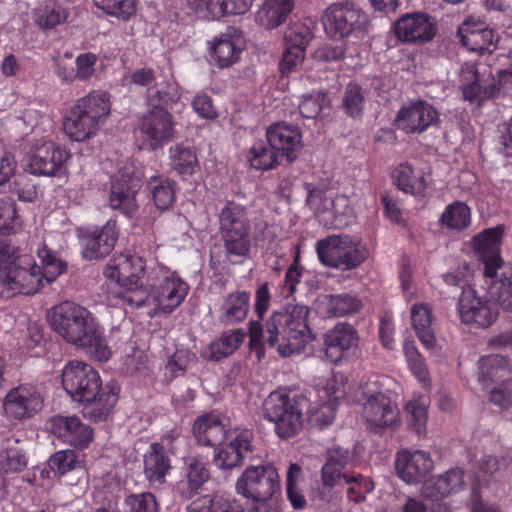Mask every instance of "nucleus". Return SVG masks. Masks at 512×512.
Returning <instances> with one entry per match:
<instances>
[{"instance_id": "1", "label": "nucleus", "mask_w": 512, "mask_h": 512, "mask_svg": "<svg viewBox=\"0 0 512 512\" xmlns=\"http://www.w3.org/2000/svg\"><path fill=\"white\" fill-rule=\"evenodd\" d=\"M146 268L143 258L136 254L114 256L103 272L111 286L107 301L112 306L130 308L152 304L149 313L152 317L172 313L185 300L189 285L176 272L156 263L153 268L148 267L149 291L146 292L140 282Z\"/></svg>"}, {"instance_id": "2", "label": "nucleus", "mask_w": 512, "mask_h": 512, "mask_svg": "<svg viewBox=\"0 0 512 512\" xmlns=\"http://www.w3.org/2000/svg\"><path fill=\"white\" fill-rule=\"evenodd\" d=\"M37 255L43 270L31 256L20 255L17 248L0 240V297L35 294L65 271L66 265L45 245Z\"/></svg>"}, {"instance_id": "3", "label": "nucleus", "mask_w": 512, "mask_h": 512, "mask_svg": "<svg viewBox=\"0 0 512 512\" xmlns=\"http://www.w3.org/2000/svg\"><path fill=\"white\" fill-rule=\"evenodd\" d=\"M310 309L306 305H288L274 311L266 322L264 330L258 321L249 323L250 347L256 350L258 358L264 355L263 344L275 348L282 357L300 354L314 339L309 326Z\"/></svg>"}, {"instance_id": "4", "label": "nucleus", "mask_w": 512, "mask_h": 512, "mask_svg": "<svg viewBox=\"0 0 512 512\" xmlns=\"http://www.w3.org/2000/svg\"><path fill=\"white\" fill-rule=\"evenodd\" d=\"M50 327L66 342L85 350L97 361H107L111 350L97 318L85 307L63 301L47 311Z\"/></svg>"}, {"instance_id": "5", "label": "nucleus", "mask_w": 512, "mask_h": 512, "mask_svg": "<svg viewBox=\"0 0 512 512\" xmlns=\"http://www.w3.org/2000/svg\"><path fill=\"white\" fill-rule=\"evenodd\" d=\"M62 386L76 402L83 404L94 421H102L112 411L118 393L110 386H102L99 373L82 361H69L62 369Z\"/></svg>"}, {"instance_id": "6", "label": "nucleus", "mask_w": 512, "mask_h": 512, "mask_svg": "<svg viewBox=\"0 0 512 512\" xmlns=\"http://www.w3.org/2000/svg\"><path fill=\"white\" fill-rule=\"evenodd\" d=\"M306 402L305 398L292 396L286 389H277L263 403L264 418L274 423L277 436L291 438L302 428Z\"/></svg>"}, {"instance_id": "7", "label": "nucleus", "mask_w": 512, "mask_h": 512, "mask_svg": "<svg viewBox=\"0 0 512 512\" xmlns=\"http://www.w3.org/2000/svg\"><path fill=\"white\" fill-rule=\"evenodd\" d=\"M366 14L349 0L329 5L322 16L325 33L334 39L355 37L362 39L366 33Z\"/></svg>"}, {"instance_id": "8", "label": "nucleus", "mask_w": 512, "mask_h": 512, "mask_svg": "<svg viewBox=\"0 0 512 512\" xmlns=\"http://www.w3.org/2000/svg\"><path fill=\"white\" fill-rule=\"evenodd\" d=\"M317 257L323 265L340 270H351L366 258L360 242L348 235H333L316 243Z\"/></svg>"}, {"instance_id": "9", "label": "nucleus", "mask_w": 512, "mask_h": 512, "mask_svg": "<svg viewBox=\"0 0 512 512\" xmlns=\"http://www.w3.org/2000/svg\"><path fill=\"white\" fill-rule=\"evenodd\" d=\"M379 377L375 376L360 387L366 402L363 405V417L374 430L395 429L401 419L397 406L381 390Z\"/></svg>"}, {"instance_id": "10", "label": "nucleus", "mask_w": 512, "mask_h": 512, "mask_svg": "<svg viewBox=\"0 0 512 512\" xmlns=\"http://www.w3.org/2000/svg\"><path fill=\"white\" fill-rule=\"evenodd\" d=\"M235 491L254 503L271 501L280 492L278 471L271 464L248 466L237 478Z\"/></svg>"}, {"instance_id": "11", "label": "nucleus", "mask_w": 512, "mask_h": 512, "mask_svg": "<svg viewBox=\"0 0 512 512\" xmlns=\"http://www.w3.org/2000/svg\"><path fill=\"white\" fill-rule=\"evenodd\" d=\"M306 202L325 226L344 227L354 216L348 197L330 190L308 186Z\"/></svg>"}, {"instance_id": "12", "label": "nucleus", "mask_w": 512, "mask_h": 512, "mask_svg": "<svg viewBox=\"0 0 512 512\" xmlns=\"http://www.w3.org/2000/svg\"><path fill=\"white\" fill-rule=\"evenodd\" d=\"M175 133L173 115L165 108L153 107L141 118L137 140L141 149L155 151L170 142Z\"/></svg>"}, {"instance_id": "13", "label": "nucleus", "mask_w": 512, "mask_h": 512, "mask_svg": "<svg viewBox=\"0 0 512 512\" xmlns=\"http://www.w3.org/2000/svg\"><path fill=\"white\" fill-rule=\"evenodd\" d=\"M510 375V365L504 356L492 354L479 360L478 381L483 386L501 382L490 391V400L501 409L512 406V380L504 382Z\"/></svg>"}, {"instance_id": "14", "label": "nucleus", "mask_w": 512, "mask_h": 512, "mask_svg": "<svg viewBox=\"0 0 512 512\" xmlns=\"http://www.w3.org/2000/svg\"><path fill=\"white\" fill-rule=\"evenodd\" d=\"M69 157V151L43 136L27 154V169L36 176H58L63 173Z\"/></svg>"}, {"instance_id": "15", "label": "nucleus", "mask_w": 512, "mask_h": 512, "mask_svg": "<svg viewBox=\"0 0 512 512\" xmlns=\"http://www.w3.org/2000/svg\"><path fill=\"white\" fill-rule=\"evenodd\" d=\"M253 432L249 429L228 430L226 437L214 448L213 463L220 470L240 466L252 451Z\"/></svg>"}, {"instance_id": "16", "label": "nucleus", "mask_w": 512, "mask_h": 512, "mask_svg": "<svg viewBox=\"0 0 512 512\" xmlns=\"http://www.w3.org/2000/svg\"><path fill=\"white\" fill-rule=\"evenodd\" d=\"M44 406L41 390L24 383L10 389L3 399V410L9 419L23 420L34 417Z\"/></svg>"}, {"instance_id": "17", "label": "nucleus", "mask_w": 512, "mask_h": 512, "mask_svg": "<svg viewBox=\"0 0 512 512\" xmlns=\"http://www.w3.org/2000/svg\"><path fill=\"white\" fill-rule=\"evenodd\" d=\"M439 111L425 100L404 104L394 119L396 127L406 134H421L439 122Z\"/></svg>"}, {"instance_id": "18", "label": "nucleus", "mask_w": 512, "mask_h": 512, "mask_svg": "<svg viewBox=\"0 0 512 512\" xmlns=\"http://www.w3.org/2000/svg\"><path fill=\"white\" fill-rule=\"evenodd\" d=\"M504 233V225L488 228L474 236L472 249L484 265V277H496L502 266H510L504 263L500 256V247Z\"/></svg>"}, {"instance_id": "19", "label": "nucleus", "mask_w": 512, "mask_h": 512, "mask_svg": "<svg viewBox=\"0 0 512 512\" xmlns=\"http://www.w3.org/2000/svg\"><path fill=\"white\" fill-rule=\"evenodd\" d=\"M359 341L358 332L351 324L339 322L324 335L325 357L331 363H342L356 354Z\"/></svg>"}, {"instance_id": "20", "label": "nucleus", "mask_w": 512, "mask_h": 512, "mask_svg": "<svg viewBox=\"0 0 512 512\" xmlns=\"http://www.w3.org/2000/svg\"><path fill=\"white\" fill-rule=\"evenodd\" d=\"M139 188V179L133 176L132 169L126 166L120 169L111 179L109 207L132 216L138 208L136 194Z\"/></svg>"}, {"instance_id": "21", "label": "nucleus", "mask_w": 512, "mask_h": 512, "mask_svg": "<svg viewBox=\"0 0 512 512\" xmlns=\"http://www.w3.org/2000/svg\"><path fill=\"white\" fill-rule=\"evenodd\" d=\"M395 470L407 484L424 483L434 470V461L427 451L404 449L397 453Z\"/></svg>"}, {"instance_id": "22", "label": "nucleus", "mask_w": 512, "mask_h": 512, "mask_svg": "<svg viewBox=\"0 0 512 512\" xmlns=\"http://www.w3.org/2000/svg\"><path fill=\"white\" fill-rule=\"evenodd\" d=\"M458 311L463 323L481 328L491 326L497 319V310L487 299L481 298L468 286L463 288L458 302Z\"/></svg>"}, {"instance_id": "23", "label": "nucleus", "mask_w": 512, "mask_h": 512, "mask_svg": "<svg viewBox=\"0 0 512 512\" xmlns=\"http://www.w3.org/2000/svg\"><path fill=\"white\" fill-rule=\"evenodd\" d=\"M393 32L402 42H428L436 34L435 21L421 12L407 13L398 18L393 24Z\"/></svg>"}, {"instance_id": "24", "label": "nucleus", "mask_w": 512, "mask_h": 512, "mask_svg": "<svg viewBox=\"0 0 512 512\" xmlns=\"http://www.w3.org/2000/svg\"><path fill=\"white\" fill-rule=\"evenodd\" d=\"M52 434L75 448H86L93 440V429L77 416L57 415L48 422Z\"/></svg>"}, {"instance_id": "25", "label": "nucleus", "mask_w": 512, "mask_h": 512, "mask_svg": "<svg viewBox=\"0 0 512 512\" xmlns=\"http://www.w3.org/2000/svg\"><path fill=\"white\" fill-rule=\"evenodd\" d=\"M266 138L279 157L289 163L296 160L302 148V134L298 127L285 122L274 123L268 127Z\"/></svg>"}, {"instance_id": "26", "label": "nucleus", "mask_w": 512, "mask_h": 512, "mask_svg": "<svg viewBox=\"0 0 512 512\" xmlns=\"http://www.w3.org/2000/svg\"><path fill=\"white\" fill-rule=\"evenodd\" d=\"M82 238V256L86 260L102 258L108 255L114 248L118 231L116 221L108 220L101 230L94 228L83 232L80 230Z\"/></svg>"}, {"instance_id": "27", "label": "nucleus", "mask_w": 512, "mask_h": 512, "mask_svg": "<svg viewBox=\"0 0 512 512\" xmlns=\"http://www.w3.org/2000/svg\"><path fill=\"white\" fill-rule=\"evenodd\" d=\"M243 50L242 37L234 29H228L208 42L210 60L219 68H228L235 64Z\"/></svg>"}, {"instance_id": "28", "label": "nucleus", "mask_w": 512, "mask_h": 512, "mask_svg": "<svg viewBox=\"0 0 512 512\" xmlns=\"http://www.w3.org/2000/svg\"><path fill=\"white\" fill-rule=\"evenodd\" d=\"M461 43L468 50L477 53L492 52L498 41V37L485 22L474 18H467L458 28Z\"/></svg>"}, {"instance_id": "29", "label": "nucleus", "mask_w": 512, "mask_h": 512, "mask_svg": "<svg viewBox=\"0 0 512 512\" xmlns=\"http://www.w3.org/2000/svg\"><path fill=\"white\" fill-rule=\"evenodd\" d=\"M341 397L336 388V381L329 379L317 389L316 399L307 411L308 419L317 425L326 426L332 423Z\"/></svg>"}, {"instance_id": "30", "label": "nucleus", "mask_w": 512, "mask_h": 512, "mask_svg": "<svg viewBox=\"0 0 512 512\" xmlns=\"http://www.w3.org/2000/svg\"><path fill=\"white\" fill-rule=\"evenodd\" d=\"M254 0H187L189 9L206 20H218L227 15H242L250 10Z\"/></svg>"}, {"instance_id": "31", "label": "nucleus", "mask_w": 512, "mask_h": 512, "mask_svg": "<svg viewBox=\"0 0 512 512\" xmlns=\"http://www.w3.org/2000/svg\"><path fill=\"white\" fill-rule=\"evenodd\" d=\"M464 472L460 468H452L437 478H430L424 481L421 488V495L433 502L456 494L464 487Z\"/></svg>"}, {"instance_id": "32", "label": "nucleus", "mask_w": 512, "mask_h": 512, "mask_svg": "<svg viewBox=\"0 0 512 512\" xmlns=\"http://www.w3.org/2000/svg\"><path fill=\"white\" fill-rule=\"evenodd\" d=\"M361 308V299L346 292L324 295L317 301V309L325 317H344L359 312Z\"/></svg>"}, {"instance_id": "33", "label": "nucleus", "mask_w": 512, "mask_h": 512, "mask_svg": "<svg viewBox=\"0 0 512 512\" xmlns=\"http://www.w3.org/2000/svg\"><path fill=\"white\" fill-rule=\"evenodd\" d=\"M349 451L341 447H334L328 450L327 460L321 469V482L323 487L332 489L339 485L349 474L343 472V469L349 463Z\"/></svg>"}, {"instance_id": "34", "label": "nucleus", "mask_w": 512, "mask_h": 512, "mask_svg": "<svg viewBox=\"0 0 512 512\" xmlns=\"http://www.w3.org/2000/svg\"><path fill=\"white\" fill-rule=\"evenodd\" d=\"M245 339L246 332L243 329L225 331L218 339L201 350V357L210 361H219L233 354Z\"/></svg>"}, {"instance_id": "35", "label": "nucleus", "mask_w": 512, "mask_h": 512, "mask_svg": "<svg viewBox=\"0 0 512 512\" xmlns=\"http://www.w3.org/2000/svg\"><path fill=\"white\" fill-rule=\"evenodd\" d=\"M487 294L503 310L512 311V265L502 266L494 278L485 277Z\"/></svg>"}, {"instance_id": "36", "label": "nucleus", "mask_w": 512, "mask_h": 512, "mask_svg": "<svg viewBox=\"0 0 512 512\" xmlns=\"http://www.w3.org/2000/svg\"><path fill=\"white\" fill-rule=\"evenodd\" d=\"M293 8L294 0H264L256 13V21L267 29H275L286 22Z\"/></svg>"}, {"instance_id": "37", "label": "nucleus", "mask_w": 512, "mask_h": 512, "mask_svg": "<svg viewBox=\"0 0 512 512\" xmlns=\"http://www.w3.org/2000/svg\"><path fill=\"white\" fill-rule=\"evenodd\" d=\"M63 128L67 136L74 141H84L93 137L99 130L100 124L91 116L82 113L74 105L70 114L63 123Z\"/></svg>"}, {"instance_id": "38", "label": "nucleus", "mask_w": 512, "mask_h": 512, "mask_svg": "<svg viewBox=\"0 0 512 512\" xmlns=\"http://www.w3.org/2000/svg\"><path fill=\"white\" fill-rule=\"evenodd\" d=\"M193 433L199 444L214 446L226 437L228 430L218 416L206 414L195 420Z\"/></svg>"}, {"instance_id": "39", "label": "nucleus", "mask_w": 512, "mask_h": 512, "mask_svg": "<svg viewBox=\"0 0 512 512\" xmlns=\"http://www.w3.org/2000/svg\"><path fill=\"white\" fill-rule=\"evenodd\" d=\"M412 326L421 342L431 350L436 344V336L432 328L433 314L431 308L425 303H417L411 307Z\"/></svg>"}, {"instance_id": "40", "label": "nucleus", "mask_w": 512, "mask_h": 512, "mask_svg": "<svg viewBox=\"0 0 512 512\" xmlns=\"http://www.w3.org/2000/svg\"><path fill=\"white\" fill-rule=\"evenodd\" d=\"M171 468L170 460L161 451V446L152 443L144 455V474L151 485H161Z\"/></svg>"}, {"instance_id": "41", "label": "nucleus", "mask_w": 512, "mask_h": 512, "mask_svg": "<svg viewBox=\"0 0 512 512\" xmlns=\"http://www.w3.org/2000/svg\"><path fill=\"white\" fill-rule=\"evenodd\" d=\"M220 232L223 234L250 232L246 209L237 203L227 202L219 215Z\"/></svg>"}, {"instance_id": "42", "label": "nucleus", "mask_w": 512, "mask_h": 512, "mask_svg": "<svg viewBox=\"0 0 512 512\" xmlns=\"http://www.w3.org/2000/svg\"><path fill=\"white\" fill-rule=\"evenodd\" d=\"M249 300V294L244 291L227 295L221 305L220 321L226 325L243 321L249 311Z\"/></svg>"}, {"instance_id": "43", "label": "nucleus", "mask_w": 512, "mask_h": 512, "mask_svg": "<svg viewBox=\"0 0 512 512\" xmlns=\"http://www.w3.org/2000/svg\"><path fill=\"white\" fill-rule=\"evenodd\" d=\"M392 177L399 189L405 193H421L426 188L422 170L414 168L411 163H400L393 171Z\"/></svg>"}, {"instance_id": "44", "label": "nucleus", "mask_w": 512, "mask_h": 512, "mask_svg": "<svg viewBox=\"0 0 512 512\" xmlns=\"http://www.w3.org/2000/svg\"><path fill=\"white\" fill-rule=\"evenodd\" d=\"M77 109L91 116L100 125L104 123L111 111L109 95L103 91H93L77 100Z\"/></svg>"}, {"instance_id": "45", "label": "nucleus", "mask_w": 512, "mask_h": 512, "mask_svg": "<svg viewBox=\"0 0 512 512\" xmlns=\"http://www.w3.org/2000/svg\"><path fill=\"white\" fill-rule=\"evenodd\" d=\"M146 98L153 107L172 108L179 105L181 93L179 86L174 81H166L154 84L146 92Z\"/></svg>"}, {"instance_id": "46", "label": "nucleus", "mask_w": 512, "mask_h": 512, "mask_svg": "<svg viewBox=\"0 0 512 512\" xmlns=\"http://www.w3.org/2000/svg\"><path fill=\"white\" fill-rule=\"evenodd\" d=\"M460 82L463 97L469 102L481 103L489 97L479 83V75L474 63H465L460 71Z\"/></svg>"}, {"instance_id": "47", "label": "nucleus", "mask_w": 512, "mask_h": 512, "mask_svg": "<svg viewBox=\"0 0 512 512\" xmlns=\"http://www.w3.org/2000/svg\"><path fill=\"white\" fill-rule=\"evenodd\" d=\"M471 209L462 201H454L443 211L439 222L448 230L462 231L471 224Z\"/></svg>"}, {"instance_id": "48", "label": "nucleus", "mask_w": 512, "mask_h": 512, "mask_svg": "<svg viewBox=\"0 0 512 512\" xmlns=\"http://www.w3.org/2000/svg\"><path fill=\"white\" fill-rule=\"evenodd\" d=\"M280 157L263 140L256 141L248 151L247 160L256 170L268 171L280 165Z\"/></svg>"}, {"instance_id": "49", "label": "nucleus", "mask_w": 512, "mask_h": 512, "mask_svg": "<svg viewBox=\"0 0 512 512\" xmlns=\"http://www.w3.org/2000/svg\"><path fill=\"white\" fill-rule=\"evenodd\" d=\"M403 353L409 370L423 388H428L431 378L424 357L420 354L412 340H405Z\"/></svg>"}, {"instance_id": "50", "label": "nucleus", "mask_w": 512, "mask_h": 512, "mask_svg": "<svg viewBox=\"0 0 512 512\" xmlns=\"http://www.w3.org/2000/svg\"><path fill=\"white\" fill-rule=\"evenodd\" d=\"M148 186L155 206L159 210H166L175 201L174 182L162 175H154L149 178Z\"/></svg>"}, {"instance_id": "51", "label": "nucleus", "mask_w": 512, "mask_h": 512, "mask_svg": "<svg viewBox=\"0 0 512 512\" xmlns=\"http://www.w3.org/2000/svg\"><path fill=\"white\" fill-rule=\"evenodd\" d=\"M429 403L430 401L427 395H414L405 406L409 425L417 434L426 432Z\"/></svg>"}, {"instance_id": "52", "label": "nucleus", "mask_w": 512, "mask_h": 512, "mask_svg": "<svg viewBox=\"0 0 512 512\" xmlns=\"http://www.w3.org/2000/svg\"><path fill=\"white\" fill-rule=\"evenodd\" d=\"M226 255L231 262L238 263L249 257L251 240L249 232L221 235Z\"/></svg>"}, {"instance_id": "53", "label": "nucleus", "mask_w": 512, "mask_h": 512, "mask_svg": "<svg viewBox=\"0 0 512 512\" xmlns=\"http://www.w3.org/2000/svg\"><path fill=\"white\" fill-rule=\"evenodd\" d=\"M169 158L172 168L181 175H192L197 167V157L192 149L183 144L169 148Z\"/></svg>"}, {"instance_id": "54", "label": "nucleus", "mask_w": 512, "mask_h": 512, "mask_svg": "<svg viewBox=\"0 0 512 512\" xmlns=\"http://www.w3.org/2000/svg\"><path fill=\"white\" fill-rule=\"evenodd\" d=\"M27 465L25 454L16 446H10L8 442L0 445V472H20Z\"/></svg>"}, {"instance_id": "55", "label": "nucleus", "mask_w": 512, "mask_h": 512, "mask_svg": "<svg viewBox=\"0 0 512 512\" xmlns=\"http://www.w3.org/2000/svg\"><path fill=\"white\" fill-rule=\"evenodd\" d=\"M108 15L127 21L137 11V0H93Z\"/></svg>"}, {"instance_id": "56", "label": "nucleus", "mask_w": 512, "mask_h": 512, "mask_svg": "<svg viewBox=\"0 0 512 512\" xmlns=\"http://www.w3.org/2000/svg\"><path fill=\"white\" fill-rule=\"evenodd\" d=\"M312 39V32L308 26L302 23H293L285 31L284 45L293 50H301L306 53V49Z\"/></svg>"}, {"instance_id": "57", "label": "nucleus", "mask_w": 512, "mask_h": 512, "mask_svg": "<svg viewBox=\"0 0 512 512\" xmlns=\"http://www.w3.org/2000/svg\"><path fill=\"white\" fill-rule=\"evenodd\" d=\"M49 468L60 476L81 466L75 451L62 450L56 452L48 461Z\"/></svg>"}, {"instance_id": "58", "label": "nucleus", "mask_w": 512, "mask_h": 512, "mask_svg": "<svg viewBox=\"0 0 512 512\" xmlns=\"http://www.w3.org/2000/svg\"><path fill=\"white\" fill-rule=\"evenodd\" d=\"M125 512H158L159 505L153 494L144 492L132 494L125 498Z\"/></svg>"}, {"instance_id": "59", "label": "nucleus", "mask_w": 512, "mask_h": 512, "mask_svg": "<svg viewBox=\"0 0 512 512\" xmlns=\"http://www.w3.org/2000/svg\"><path fill=\"white\" fill-rule=\"evenodd\" d=\"M328 104L323 92H315L303 97L299 103L300 114L307 119H315Z\"/></svg>"}, {"instance_id": "60", "label": "nucleus", "mask_w": 512, "mask_h": 512, "mask_svg": "<svg viewBox=\"0 0 512 512\" xmlns=\"http://www.w3.org/2000/svg\"><path fill=\"white\" fill-rule=\"evenodd\" d=\"M347 496L350 500L358 503L364 500L365 494L374 489L372 481L363 477L361 474H351L346 478Z\"/></svg>"}, {"instance_id": "61", "label": "nucleus", "mask_w": 512, "mask_h": 512, "mask_svg": "<svg viewBox=\"0 0 512 512\" xmlns=\"http://www.w3.org/2000/svg\"><path fill=\"white\" fill-rule=\"evenodd\" d=\"M194 355L186 349L177 350L167 361L165 365V375L170 379H174L182 374L189 364L193 361Z\"/></svg>"}, {"instance_id": "62", "label": "nucleus", "mask_w": 512, "mask_h": 512, "mask_svg": "<svg viewBox=\"0 0 512 512\" xmlns=\"http://www.w3.org/2000/svg\"><path fill=\"white\" fill-rule=\"evenodd\" d=\"M67 18L65 9L61 6H46L36 14V23L43 29H50L64 22Z\"/></svg>"}, {"instance_id": "63", "label": "nucleus", "mask_w": 512, "mask_h": 512, "mask_svg": "<svg viewBox=\"0 0 512 512\" xmlns=\"http://www.w3.org/2000/svg\"><path fill=\"white\" fill-rule=\"evenodd\" d=\"M364 104V97L361 88L358 84L350 83L343 97V106L346 113L351 117H358L361 115Z\"/></svg>"}, {"instance_id": "64", "label": "nucleus", "mask_w": 512, "mask_h": 512, "mask_svg": "<svg viewBox=\"0 0 512 512\" xmlns=\"http://www.w3.org/2000/svg\"><path fill=\"white\" fill-rule=\"evenodd\" d=\"M21 119L24 124L31 127L32 132H36L38 129L44 133H50L52 131V119L47 115L41 114L35 109L25 110Z\"/></svg>"}]
</instances>
